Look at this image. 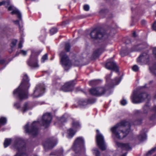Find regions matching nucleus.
<instances>
[{"instance_id":"obj_1","label":"nucleus","mask_w":156,"mask_h":156,"mask_svg":"<svg viewBox=\"0 0 156 156\" xmlns=\"http://www.w3.org/2000/svg\"><path fill=\"white\" fill-rule=\"evenodd\" d=\"M130 126L129 122L123 120L112 127L111 130L116 138L121 139L129 133L130 131Z\"/></svg>"},{"instance_id":"obj_2","label":"nucleus","mask_w":156,"mask_h":156,"mask_svg":"<svg viewBox=\"0 0 156 156\" xmlns=\"http://www.w3.org/2000/svg\"><path fill=\"white\" fill-rule=\"evenodd\" d=\"M112 76V73L111 74L106 76L105 78L107 83H110L108 85H106L105 87H98L93 88L90 90V93L92 95L101 96L103 95L106 92L107 89L113 87L114 85H117L120 82L121 79L119 77H116L114 80H110V78Z\"/></svg>"},{"instance_id":"obj_3","label":"nucleus","mask_w":156,"mask_h":156,"mask_svg":"<svg viewBox=\"0 0 156 156\" xmlns=\"http://www.w3.org/2000/svg\"><path fill=\"white\" fill-rule=\"evenodd\" d=\"M29 81L27 76L26 74H24L21 83L18 88L13 92V94L15 97H18L20 99L27 98V90L30 87Z\"/></svg>"},{"instance_id":"obj_4","label":"nucleus","mask_w":156,"mask_h":156,"mask_svg":"<svg viewBox=\"0 0 156 156\" xmlns=\"http://www.w3.org/2000/svg\"><path fill=\"white\" fill-rule=\"evenodd\" d=\"M12 148L14 150L17 151L16 154L14 156H30L25 153L26 147L23 139L20 137L16 138Z\"/></svg>"},{"instance_id":"obj_5","label":"nucleus","mask_w":156,"mask_h":156,"mask_svg":"<svg viewBox=\"0 0 156 156\" xmlns=\"http://www.w3.org/2000/svg\"><path fill=\"white\" fill-rule=\"evenodd\" d=\"M73 149L75 153L78 154L84 153L85 151L84 146V140L81 137H77L74 141Z\"/></svg>"},{"instance_id":"obj_6","label":"nucleus","mask_w":156,"mask_h":156,"mask_svg":"<svg viewBox=\"0 0 156 156\" xmlns=\"http://www.w3.org/2000/svg\"><path fill=\"white\" fill-rule=\"evenodd\" d=\"M41 52V50H33L31 51V55L27 61V64L29 66L33 68L39 67L37 56Z\"/></svg>"},{"instance_id":"obj_7","label":"nucleus","mask_w":156,"mask_h":156,"mask_svg":"<svg viewBox=\"0 0 156 156\" xmlns=\"http://www.w3.org/2000/svg\"><path fill=\"white\" fill-rule=\"evenodd\" d=\"M39 124L38 121H35L33 122L31 126L29 129V123H27L24 126L25 131L26 133L31 134L33 136L37 135L38 133V130L37 128V126Z\"/></svg>"},{"instance_id":"obj_8","label":"nucleus","mask_w":156,"mask_h":156,"mask_svg":"<svg viewBox=\"0 0 156 156\" xmlns=\"http://www.w3.org/2000/svg\"><path fill=\"white\" fill-rule=\"evenodd\" d=\"M61 62L65 70H68L72 66L71 62L68 57L64 51H62L60 54Z\"/></svg>"},{"instance_id":"obj_9","label":"nucleus","mask_w":156,"mask_h":156,"mask_svg":"<svg viewBox=\"0 0 156 156\" xmlns=\"http://www.w3.org/2000/svg\"><path fill=\"white\" fill-rule=\"evenodd\" d=\"M148 96V95L146 93H141L138 94L133 93L131 98L133 103L137 104L143 101Z\"/></svg>"},{"instance_id":"obj_10","label":"nucleus","mask_w":156,"mask_h":156,"mask_svg":"<svg viewBox=\"0 0 156 156\" xmlns=\"http://www.w3.org/2000/svg\"><path fill=\"white\" fill-rule=\"evenodd\" d=\"M96 140L97 144L100 148L102 151L105 150L106 146L104 141V137L98 129L97 130Z\"/></svg>"},{"instance_id":"obj_11","label":"nucleus","mask_w":156,"mask_h":156,"mask_svg":"<svg viewBox=\"0 0 156 156\" xmlns=\"http://www.w3.org/2000/svg\"><path fill=\"white\" fill-rule=\"evenodd\" d=\"M8 10L9 11L12 10L11 12L12 14H16L17 15L18 18L19 19V20H16L13 21V22L16 24L18 25L19 30L20 31H23V30L22 27H21L19 24V21L21 20V14L20 11L17 9L15 8L13 5H10L8 7Z\"/></svg>"},{"instance_id":"obj_12","label":"nucleus","mask_w":156,"mask_h":156,"mask_svg":"<svg viewBox=\"0 0 156 156\" xmlns=\"http://www.w3.org/2000/svg\"><path fill=\"white\" fill-rule=\"evenodd\" d=\"M45 86L42 83L37 85L34 90L33 97L34 98H38L42 96L45 92Z\"/></svg>"},{"instance_id":"obj_13","label":"nucleus","mask_w":156,"mask_h":156,"mask_svg":"<svg viewBox=\"0 0 156 156\" xmlns=\"http://www.w3.org/2000/svg\"><path fill=\"white\" fill-rule=\"evenodd\" d=\"M80 127V125L77 121H73L72 128L69 129L67 131V137L69 138H72L74 135L76 130Z\"/></svg>"},{"instance_id":"obj_14","label":"nucleus","mask_w":156,"mask_h":156,"mask_svg":"<svg viewBox=\"0 0 156 156\" xmlns=\"http://www.w3.org/2000/svg\"><path fill=\"white\" fill-rule=\"evenodd\" d=\"M57 144V141L56 139L51 138L44 143L43 145L45 149H50L53 148Z\"/></svg>"},{"instance_id":"obj_15","label":"nucleus","mask_w":156,"mask_h":156,"mask_svg":"<svg viewBox=\"0 0 156 156\" xmlns=\"http://www.w3.org/2000/svg\"><path fill=\"white\" fill-rule=\"evenodd\" d=\"M75 84V80L66 82L62 87L61 90L64 92L71 91L73 90Z\"/></svg>"},{"instance_id":"obj_16","label":"nucleus","mask_w":156,"mask_h":156,"mask_svg":"<svg viewBox=\"0 0 156 156\" xmlns=\"http://www.w3.org/2000/svg\"><path fill=\"white\" fill-rule=\"evenodd\" d=\"M52 117L49 113H47L44 114L42 117V124L45 127H48L51 122Z\"/></svg>"},{"instance_id":"obj_17","label":"nucleus","mask_w":156,"mask_h":156,"mask_svg":"<svg viewBox=\"0 0 156 156\" xmlns=\"http://www.w3.org/2000/svg\"><path fill=\"white\" fill-rule=\"evenodd\" d=\"M101 30L95 28L93 30L90 34V36L92 38H101L104 35V33L101 32Z\"/></svg>"},{"instance_id":"obj_18","label":"nucleus","mask_w":156,"mask_h":156,"mask_svg":"<svg viewBox=\"0 0 156 156\" xmlns=\"http://www.w3.org/2000/svg\"><path fill=\"white\" fill-rule=\"evenodd\" d=\"M106 68L109 70H112L116 72L118 71V69L115 62L112 58L108 60L105 65Z\"/></svg>"},{"instance_id":"obj_19","label":"nucleus","mask_w":156,"mask_h":156,"mask_svg":"<svg viewBox=\"0 0 156 156\" xmlns=\"http://www.w3.org/2000/svg\"><path fill=\"white\" fill-rule=\"evenodd\" d=\"M149 61V55L147 53H144L137 59V62L141 65L143 64L147 63Z\"/></svg>"},{"instance_id":"obj_20","label":"nucleus","mask_w":156,"mask_h":156,"mask_svg":"<svg viewBox=\"0 0 156 156\" xmlns=\"http://www.w3.org/2000/svg\"><path fill=\"white\" fill-rule=\"evenodd\" d=\"M153 51L154 55L156 58V47L153 48ZM149 70L152 74L156 76V63L152 66H150Z\"/></svg>"},{"instance_id":"obj_21","label":"nucleus","mask_w":156,"mask_h":156,"mask_svg":"<svg viewBox=\"0 0 156 156\" xmlns=\"http://www.w3.org/2000/svg\"><path fill=\"white\" fill-rule=\"evenodd\" d=\"M116 144L118 147H120L123 150L126 151L131 149V148L128 144L122 143L119 142H116Z\"/></svg>"},{"instance_id":"obj_22","label":"nucleus","mask_w":156,"mask_h":156,"mask_svg":"<svg viewBox=\"0 0 156 156\" xmlns=\"http://www.w3.org/2000/svg\"><path fill=\"white\" fill-rule=\"evenodd\" d=\"M63 149L62 148H61L57 151H56L52 152L50 154V155L55 156H61L63 155Z\"/></svg>"},{"instance_id":"obj_23","label":"nucleus","mask_w":156,"mask_h":156,"mask_svg":"<svg viewBox=\"0 0 156 156\" xmlns=\"http://www.w3.org/2000/svg\"><path fill=\"white\" fill-rule=\"evenodd\" d=\"M147 136L146 134L144 133H141L138 136L139 140L140 141H143L146 139Z\"/></svg>"},{"instance_id":"obj_24","label":"nucleus","mask_w":156,"mask_h":156,"mask_svg":"<svg viewBox=\"0 0 156 156\" xmlns=\"http://www.w3.org/2000/svg\"><path fill=\"white\" fill-rule=\"evenodd\" d=\"M7 122V119L5 118L2 117L0 118V126L5 125Z\"/></svg>"},{"instance_id":"obj_25","label":"nucleus","mask_w":156,"mask_h":156,"mask_svg":"<svg viewBox=\"0 0 156 156\" xmlns=\"http://www.w3.org/2000/svg\"><path fill=\"white\" fill-rule=\"evenodd\" d=\"M150 110L149 106L148 105H146L143 107V113L145 114H147Z\"/></svg>"},{"instance_id":"obj_26","label":"nucleus","mask_w":156,"mask_h":156,"mask_svg":"<svg viewBox=\"0 0 156 156\" xmlns=\"http://www.w3.org/2000/svg\"><path fill=\"white\" fill-rule=\"evenodd\" d=\"M11 142V140L10 139H5L4 143V147H7L10 144Z\"/></svg>"},{"instance_id":"obj_27","label":"nucleus","mask_w":156,"mask_h":156,"mask_svg":"<svg viewBox=\"0 0 156 156\" xmlns=\"http://www.w3.org/2000/svg\"><path fill=\"white\" fill-rule=\"evenodd\" d=\"M80 105L81 106H85L87 105V104L90 103L89 101H86L84 100L80 101L79 102Z\"/></svg>"},{"instance_id":"obj_28","label":"nucleus","mask_w":156,"mask_h":156,"mask_svg":"<svg viewBox=\"0 0 156 156\" xmlns=\"http://www.w3.org/2000/svg\"><path fill=\"white\" fill-rule=\"evenodd\" d=\"M48 54H46L44 55H43L41 59V62L42 63H44L45 61L48 59Z\"/></svg>"},{"instance_id":"obj_29","label":"nucleus","mask_w":156,"mask_h":156,"mask_svg":"<svg viewBox=\"0 0 156 156\" xmlns=\"http://www.w3.org/2000/svg\"><path fill=\"white\" fill-rule=\"evenodd\" d=\"M58 31L57 29L56 28H53L50 30V33L51 35H53L56 33Z\"/></svg>"},{"instance_id":"obj_30","label":"nucleus","mask_w":156,"mask_h":156,"mask_svg":"<svg viewBox=\"0 0 156 156\" xmlns=\"http://www.w3.org/2000/svg\"><path fill=\"white\" fill-rule=\"evenodd\" d=\"M156 150V147H155L153 148L151 150L149 151L147 153L146 155L147 156H149L151 154H152Z\"/></svg>"},{"instance_id":"obj_31","label":"nucleus","mask_w":156,"mask_h":156,"mask_svg":"<svg viewBox=\"0 0 156 156\" xmlns=\"http://www.w3.org/2000/svg\"><path fill=\"white\" fill-rule=\"evenodd\" d=\"M93 153L96 156H100V152L97 149H93Z\"/></svg>"},{"instance_id":"obj_32","label":"nucleus","mask_w":156,"mask_h":156,"mask_svg":"<svg viewBox=\"0 0 156 156\" xmlns=\"http://www.w3.org/2000/svg\"><path fill=\"white\" fill-rule=\"evenodd\" d=\"M134 48V51H139L142 49V47L140 45L136 46Z\"/></svg>"},{"instance_id":"obj_33","label":"nucleus","mask_w":156,"mask_h":156,"mask_svg":"<svg viewBox=\"0 0 156 156\" xmlns=\"http://www.w3.org/2000/svg\"><path fill=\"white\" fill-rule=\"evenodd\" d=\"M97 82L98 80H94L90 81L89 83L90 85L92 86L97 84Z\"/></svg>"},{"instance_id":"obj_34","label":"nucleus","mask_w":156,"mask_h":156,"mask_svg":"<svg viewBox=\"0 0 156 156\" xmlns=\"http://www.w3.org/2000/svg\"><path fill=\"white\" fill-rule=\"evenodd\" d=\"M70 44L67 43L65 45V50L67 52H69L70 51Z\"/></svg>"},{"instance_id":"obj_35","label":"nucleus","mask_w":156,"mask_h":156,"mask_svg":"<svg viewBox=\"0 0 156 156\" xmlns=\"http://www.w3.org/2000/svg\"><path fill=\"white\" fill-rule=\"evenodd\" d=\"M17 41L16 40H13L10 44L11 47L12 48H13L16 45Z\"/></svg>"},{"instance_id":"obj_36","label":"nucleus","mask_w":156,"mask_h":156,"mask_svg":"<svg viewBox=\"0 0 156 156\" xmlns=\"http://www.w3.org/2000/svg\"><path fill=\"white\" fill-rule=\"evenodd\" d=\"M67 118L66 116L64 115L61 118L60 121L62 122H65L66 121Z\"/></svg>"},{"instance_id":"obj_37","label":"nucleus","mask_w":156,"mask_h":156,"mask_svg":"<svg viewBox=\"0 0 156 156\" xmlns=\"http://www.w3.org/2000/svg\"><path fill=\"white\" fill-rule=\"evenodd\" d=\"M20 53L22 55L25 56L27 55V51L23 50H21L20 51Z\"/></svg>"},{"instance_id":"obj_38","label":"nucleus","mask_w":156,"mask_h":156,"mask_svg":"<svg viewBox=\"0 0 156 156\" xmlns=\"http://www.w3.org/2000/svg\"><path fill=\"white\" fill-rule=\"evenodd\" d=\"M28 109L27 108V104L26 103L24 105L22 111L23 112H24L27 110Z\"/></svg>"},{"instance_id":"obj_39","label":"nucleus","mask_w":156,"mask_h":156,"mask_svg":"<svg viewBox=\"0 0 156 156\" xmlns=\"http://www.w3.org/2000/svg\"><path fill=\"white\" fill-rule=\"evenodd\" d=\"M132 69L134 71H137L139 70V67L137 65H135L132 67Z\"/></svg>"},{"instance_id":"obj_40","label":"nucleus","mask_w":156,"mask_h":156,"mask_svg":"<svg viewBox=\"0 0 156 156\" xmlns=\"http://www.w3.org/2000/svg\"><path fill=\"white\" fill-rule=\"evenodd\" d=\"M90 7L89 5H86L83 6V9L85 11H88L89 10Z\"/></svg>"},{"instance_id":"obj_41","label":"nucleus","mask_w":156,"mask_h":156,"mask_svg":"<svg viewBox=\"0 0 156 156\" xmlns=\"http://www.w3.org/2000/svg\"><path fill=\"white\" fill-rule=\"evenodd\" d=\"M23 41L22 40L20 41L18 44V48H21L22 47V44L23 43Z\"/></svg>"},{"instance_id":"obj_42","label":"nucleus","mask_w":156,"mask_h":156,"mask_svg":"<svg viewBox=\"0 0 156 156\" xmlns=\"http://www.w3.org/2000/svg\"><path fill=\"white\" fill-rule=\"evenodd\" d=\"M127 103V101L125 100H123L121 101V104L123 105H124L126 104Z\"/></svg>"},{"instance_id":"obj_43","label":"nucleus","mask_w":156,"mask_h":156,"mask_svg":"<svg viewBox=\"0 0 156 156\" xmlns=\"http://www.w3.org/2000/svg\"><path fill=\"white\" fill-rule=\"evenodd\" d=\"M10 4V2L9 1H7L5 2L4 5L6 7H7Z\"/></svg>"},{"instance_id":"obj_44","label":"nucleus","mask_w":156,"mask_h":156,"mask_svg":"<svg viewBox=\"0 0 156 156\" xmlns=\"http://www.w3.org/2000/svg\"><path fill=\"white\" fill-rule=\"evenodd\" d=\"M152 28L154 30L156 31V22H155L153 25Z\"/></svg>"},{"instance_id":"obj_45","label":"nucleus","mask_w":156,"mask_h":156,"mask_svg":"<svg viewBox=\"0 0 156 156\" xmlns=\"http://www.w3.org/2000/svg\"><path fill=\"white\" fill-rule=\"evenodd\" d=\"M14 106L17 108H18L20 107V105L19 103H16L14 105Z\"/></svg>"},{"instance_id":"obj_46","label":"nucleus","mask_w":156,"mask_h":156,"mask_svg":"<svg viewBox=\"0 0 156 156\" xmlns=\"http://www.w3.org/2000/svg\"><path fill=\"white\" fill-rule=\"evenodd\" d=\"M155 115H152L150 118V120H152L154 119L155 117Z\"/></svg>"},{"instance_id":"obj_47","label":"nucleus","mask_w":156,"mask_h":156,"mask_svg":"<svg viewBox=\"0 0 156 156\" xmlns=\"http://www.w3.org/2000/svg\"><path fill=\"white\" fill-rule=\"evenodd\" d=\"M5 62V60L4 59H2L0 60V64H3Z\"/></svg>"},{"instance_id":"obj_48","label":"nucleus","mask_w":156,"mask_h":156,"mask_svg":"<svg viewBox=\"0 0 156 156\" xmlns=\"http://www.w3.org/2000/svg\"><path fill=\"white\" fill-rule=\"evenodd\" d=\"M146 23V21L144 20H142L141 21V23L143 25H144Z\"/></svg>"},{"instance_id":"obj_49","label":"nucleus","mask_w":156,"mask_h":156,"mask_svg":"<svg viewBox=\"0 0 156 156\" xmlns=\"http://www.w3.org/2000/svg\"><path fill=\"white\" fill-rule=\"evenodd\" d=\"M4 3L5 1H2V2H0V6L3 5H4Z\"/></svg>"},{"instance_id":"obj_50","label":"nucleus","mask_w":156,"mask_h":156,"mask_svg":"<svg viewBox=\"0 0 156 156\" xmlns=\"http://www.w3.org/2000/svg\"><path fill=\"white\" fill-rule=\"evenodd\" d=\"M137 122L138 123L137 124H139L141 123V120H137L136 121V122Z\"/></svg>"},{"instance_id":"obj_51","label":"nucleus","mask_w":156,"mask_h":156,"mask_svg":"<svg viewBox=\"0 0 156 156\" xmlns=\"http://www.w3.org/2000/svg\"><path fill=\"white\" fill-rule=\"evenodd\" d=\"M127 154V152H126L121 156H126Z\"/></svg>"},{"instance_id":"obj_52","label":"nucleus","mask_w":156,"mask_h":156,"mask_svg":"<svg viewBox=\"0 0 156 156\" xmlns=\"http://www.w3.org/2000/svg\"><path fill=\"white\" fill-rule=\"evenodd\" d=\"M133 36L134 37H136V32H134L133 33Z\"/></svg>"},{"instance_id":"obj_53","label":"nucleus","mask_w":156,"mask_h":156,"mask_svg":"<svg viewBox=\"0 0 156 156\" xmlns=\"http://www.w3.org/2000/svg\"><path fill=\"white\" fill-rule=\"evenodd\" d=\"M136 113H139L140 112V111L139 110H136Z\"/></svg>"},{"instance_id":"obj_54","label":"nucleus","mask_w":156,"mask_h":156,"mask_svg":"<svg viewBox=\"0 0 156 156\" xmlns=\"http://www.w3.org/2000/svg\"><path fill=\"white\" fill-rule=\"evenodd\" d=\"M154 110L155 112H156V106L154 107Z\"/></svg>"},{"instance_id":"obj_55","label":"nucleus","mask_w":156,"mask_h":156,"mask_svg":"<svg viewBox=\"0 0 156 156\" xmlns=\"http://www.w3.org/2000/svg\"><path fill=\"white\" fill-rule=\"evenodd\" d=\"M155 98H156V94H155Z\"/></svg>"},{"instance_id":"obj_56","label":"nucleus","mask_w":156,"mask_h":156,"mask_svg":"<svg viewBox=\"0 0 156 156\" xmlns=\"http://www.w3.org/2000/svg\"><path fill=\"white\" fill-rule=\"evenodd\" d=\"M19 54L18 53H16V55H19Z\"/></svg>"},{"instance_id":"obj_57","label":"nucleus","mask_w":156,"mask_h":156,"mask_svg":"<svg viewBox=\"0 0 156 156\" xmlns=\"http://www.w3.org/2000/svg\"><path fill=\"white\" fill-rule=\"evenodd\" d=\"M120 54H121V55H122V56H123V55H122L121 53Z\"/></svg>"},{"instance_id":"obj_58","label":"nucleus","mask_w":156,"mask_h":156,"mask_svg":"<svg viewBox=\"0 0 156 156\" xmlns=\"http://www.w3.org/2000/svg\"><path fill=\"white\" fill-rule=\"evenodd\" d=\"M120 54H121V55H122V56H123V55H122L121 53Z\"/></svg>"}]
</instances>
